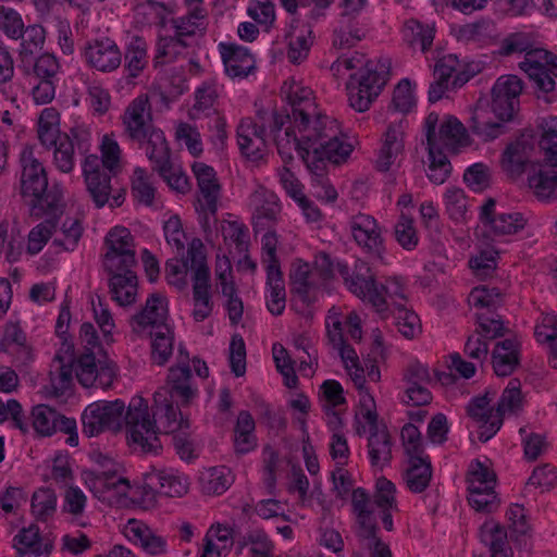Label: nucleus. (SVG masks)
Instances as JSON below:
<instances>
[{"label": "nucleus", "mask_w": 557, "mask_h": 557, "mask_svg": "<svg viewBox=\"0 0 557 557\" xmlns=\"http://www.w3.org/2000/svg\"><path fill=\"white\" fill-rule=\"evenodd\" d=\"M290 109L268 114L258 112L256 119L245 117L237 126L238 139H278L281 132L293 139H349L358 137L350 131H343L339 123L330 116L317 114L311 120L315 107L309 88L296 87L287 95Z\"/></svg>", "instance_id": "nucleus-1"}, {"label": "nucleus", "mask_w": 557, "mask_h": 557, "mask_svg": "<svg viewBox=\"0 0 557 557\" xmlns=\"http://www.w3.org/2000/svg\"><path fill=\"white\" fill-rule=\"evenodd\" d=\"M153 400V419L150 418L148 405L141 397L133 398L125 413L128 438L145 453H156L161 447L156 418L165 433L175 434L189 429L188 420L174 407V401L166 398V391H157Z\"/></svg>", "instance_id": "nucleus-2"}, {"label": "nucleus", "mask_w": 557, "mask_h": 557, "mask_svg": "<svg viewBox=\"0 0 557 557\" xmlns=\"http://www.w3.org/2000/svg\"><path fill=\"white\" fill-rule=\"evenodd\" d=\"M522 81L516 75H503L496 79L492 88L491 111L476 108L469 119L471 134L478 137L496 139L500 136L512 138L515 114L519 110V97L522 92Z\"/></svg>", "instance_id": "nucleus-3"}, {"label": "nucleus", "mask_w": 557, "mask_h": 557, "mask_svg": "<svg viewBox=\"0 0 557 557\" xmlns=\"http://www.w3.org/2000/svg\"><path fill=\"white\" fill-rule=\"evenodd\" d=\"M295 150L311 173V182L317 198L333 202L337 191L325 177L326 163L341 164L354 150L348 141H294Z\"/></svg>", "instance_id": "nucleus-4"}, {"label": "nucleus", "mask_w": 557, "mask_h": 557, "mask_svg": "<svg viewBox=\"0 0 557 557\" xmlns=\"http://www.w3.org/2000/svg\"><path fill=\"white\" fill-rule=\"evenodd\" d=\"M21 195L30 198V214L61 212L62 194L57 187L48 188V177L42 164L34 157V147L26 146L21 153Z\"/></svg>", "instance_id": "nucleus-5"}, {"label": "nucleus", "mask_w": 557, "mask_h": 557, "mask_svg": "<svg viewBox=\"0 0 557 557\" xmlns=\"http://www.w3.org/2000/svg\"><path fill=\"white\" fill-rule=\"evenodd\" d=\"M544 161L557 168V141H507L499 166L510 180H519Z\"/></svg>", "instance_id": "nucleus-6"}, {"label": "nucleus", "mask_w": 557, "mask_h": 557, "mask_svg": "<svg viewBox=\"0 0 557 557\" xmlns=\"http://www.w3.org/2000/svg\"><path fill=\"white\" fill-rule=\"evenodd\" d=\"M391 60L366 61L363 70L357 76L350 75L347 84L348 101L358 112L367 111L373 100L380 95L389 79Z\"/></svg>", "instance_id": "nucleus-7"}, {"label": "nucleus", "mask_w": 557, "mask_h": 557, "mask_svg": "<svg viewBox=\"0 0 557 557\" xmlns=\"http://www.w3.org/2000/svg\"><path fill=\"white\" fill-rule=\"evenodd\" d=\"M83 177L86 190L97 208L107 203L111 208L121 207L125 200V189L114 188L111 181L114 175L101 168L97 154H88L83 162Z\"/></svg>", "instance_id": "nucleus-8"}, {"label": "nucleus", "mask_w": 557, "mask_h": 557, "mask_svg": "<svg viewBox=\"0 0 557 557\" xmlns=\"http://www.w3.org/2000/svg\"><path fill=\"white\" fill-rule=\"evenodd\" d=\"M203 244L199 238H194L189 244V259L191 262L193 275V315L196 321L207 319L213 309V302L210 295V272L206 263Z\"/></svg>", "instance_id": "nucleus-9"}, {"label": "nucleus", "mask_w": 557, "mask_h": 557, "mask_svg": "<svg viewBox=\"0 0 557 557\" xmlns=\"http://www.w3.org/2000/svg\"><path fill=\"white\" fill-rule=\"evenodd\" d=\"M336 270L344 278L347 288L362 300H368L379 313L386 311V301L379 290L375 275L367 262L357 260L354 271L347 264L338 262Z\"/></svg>", "instance_id": "nucleus-10"}, {"label": "nucleus", "mask_w": 557, "mask_h": 557, "mask_svg": "<svg viewBox=\"0 0 557 557\" xmlns=\"http://www.w3.org/2000/svg\"><path fill=\"white\" fill-rule=\"evenodd\" d=\"M124 411L125 404L120 399L90 404L82 414L84 434L91 437L107 430H120L123 420L125 421Z\"/></svg>", "instance_id": "nucleus-11"}, {"label": "nucleus", "mask_w": 557, "mask_h": 557, "mask_svg": "<svg viewBox=\"0 0 557 557\" xmlns=\"http://www.w3.org/2000/svg\"><path fill=\"white\" fill-rule=\"evenodd\" d=\"M519 67L533 81L535 87L547 94L555 88L554 76L557 77V55L535 48L534 45L527 51L524 60Z\"/></svg>", "instance_id": "nucleus-12"}, {"label": "nucleus", "mask_w": 557, "mask_h": 557, "mask_svg": "<svg viewBox=\"0 0 557 557\" xmlns=\"http://www.w3.org/2000/svg\"><path fill=\"white\" fill-rule=\"evenodd\" d=\"M123 124L132 139H164V133L151 121L147 96L135 98L126 108Z\"/></svg>", "instance_id": "nucleus-13"}, {"label": "nucleus", "mask_w": 557, "mask_h": 557, "mask_svg": "<svg viewBox=\"0 0 557 557\" xmlns=\"http://www.w3.org/2000/svg\"><path fill=\"white\" fill-rule=\"evenodd\" d=\"M75 373L78 382L84 387L108 388L115 377V364L108 360L97 359L95 354H83L76 361Z\"/></svg>", "instance_id": "nucleus-14"}, {"label": "nucleus", "mask_w": 557, "mask_h": 557, "mask_svg": "<svg viewBox=\"0 0 557 557\" xmlns=\"http://www.w3.org/2000/svg\"><path fill=\"white\" fill-rule=\"evenodd\" d=\"M471 141H426L429 180L437 185L444 184L451 173L448 154H456L461 147Z\"/></svg>", "instance_id": "nucleus-15"}, {"label": "nucleus", "mask_w": 557, "mask_h": 557, "mask_svg": "<svg viewBox=\"0 0 557 557\" xmlns=\"http://www.w3.org/2000/svg\"><path fill=\"white\" fill-rule=\"evenodd\" d=\"M122 55L116 42L109 37L89 40L84 48L86 63L102 73H110L119 69Z\"/></svg>", "instance_id": "nucleus-16"}, {"label": "nucleus", "mask_w": 557, "mask_h": 557, "mask_svg": "<svg viewBox=\"0 0 557 557\" xmlns=\"http://www.w3.org/2000/svg\"><path fill=\"white\" fill-rule=\"evenodd\" d=\"M488 393L471 399L467 406V413L479 424L478 437L482 443L491 440L503 424L497 409L491 406Z\"/></svg>", "instance_id": "nucleus-17"}, {"label": "nucleus", "mask_w": 557, "mask_h": 557, "mask_svg": "<svg viewBox=\"0 0 557 557\" xmlns=\"http://www.w3.org/2000/svg\"><path fill=\"white\" fill-rule=\"evenodd\" d=\"M425 139H468L469 123L467 126L455 115L430 112L422 124Z\"/></svg>", "instance_id": "nucleus-18"}, {"label": "nucleus", "mask_w": 557, "mask_h": 557, "mask_svg": "<svg viewBox=\"0 0 557 557\" xmlns=\"http://www.w3.org/2000/svg\"><path fill=\"white\" fill-rule=\"evenodd\" d=\"M216 98L215 87L212 84L202 83L195 91V103L189 110V115L193 119L209 117L211 113H215L214 104ZM208 126L215 129V139H225L227 137L224 117L214 114L208 122Z\"/></svg>", "instance_id": "nucleus-19"}, {"label": "nucleus", "mask_w": 557, "mask_h": 557, "mask_svg": "<svg viewBox=\"0 0 557 557\" xmlns=\"http://www.w3.org/2000/svg\"><path fill=\"white\" fill-rule=\"evenodd\" d=\"M355 242L369 253L381 258L384 250L381 228L376 220L368 214L354 215L349 222Z\"/></svg>", "instance_id": "nucleus-20"}, {"label": "nucleus", "mask_w": 557, "mask_h": 557, "mask_svg": "<svg viewBox=\"0 0 557 557\" xmlns=\"http://www.w3.org/2000/svg\"><path fill=\"white\" fill-rule=\"evenodd\" d=\"M190 382L191 371L186 355L183 358V366L170 368L166 385L158 391H166V398L187 406L197 395V388L193 387Z\"/></svg>", "instance_id": "nucleus-21"}, {"label": "nucleus", "mask_w": 557, "mask_h": 557, "mask_svg": "<svg viewBox=\"0 0 557 557\" xmlns=\"http://www.w3.org/2000/svg\"><path fill=\"white\" fill-rule=\"evenodd\" d=\"M193 172L197 178L200 194L198 201L202 211L215 215L221 194V186L218 182L215 171L205 163L197 162L193 165Z\"/></svg>", "instance_id": "nucleus-22"}, {"label": "nucleus", "mask_w": 557, "mask_h": 557, "mask_svg": "<svg viewBox=\"0 0 557 557\" xmlns=\"http://www.w3.org/2000/svg\"><path fill=\"white\" fill-rule=\"evenodd\" d=\"M219 51L225 72L235 78L247 77L256 67V61L250 50L233 42H220Z\"/></svg>", "instance_id": "nucleus-23"}, {"label": "nucleus", "mask_w": 557, "mask_h": 557, "mask_svg": "<svg viewBox=\"0 0 557 557\" xmlns=\"http://www.w3.org/2000/svg\"><path fill=\"white\" fill-rule=\"evenodd\" d=\"M528 184L540 201L557 200V170L544 161L530 171Z\"/></svg>", "instance_id": "nucleus-24"}, {"label": "nucleus", "mask_w": 557, "mask_h": 557, "mask_svg": "<svg viewBox=\"0 0 557 557\" xmlns=\"http://www.w3.org/2000/svg\"><path fill=\"white\" fill-rule=\"evenodd\" d=\"M168 301L160 294H152L147 300L145 308L133 317L134 332H141L146 327L158 329L159 325H168Z\"/></svg>", "instance_id": "nucleus-25"}, {"label": "nucleus", "mask_w": 557, "mask_h": 557, "mask_svg": "<svg viewBox=\"0 0 557 557\" xmlns=\"http://www.w3.org/2000/svg\"><path fill=\"white\" fill-rule=\"evenodd\" d=\"M206 14L203 9L197 7L187 15L172 18L174 34L170 36V42H178L180 47H188L187 39L197 35H203L206 30Z\"/></svg>", "instance_id": "nucleus-26"}, {"label": "nucleus", "mask_w": 557, "mask_h": 557, "mask_svg": "<svg viewBox=\"0 0 557 557\" xmlns=\"http://www.w3.org/2000/svg\"><path fill=\"white\" fill-rule=\"evenodd\" d=\"M13 546L18 557H47L52 548L51 543L41 540L36 524L22 529L14 536Z\"/></svg>", "instance_id": "nucleus-27"}, {"label": "nucleus", "mask_w": 557, "mask_h": 557, "mask_svg": "<svg viewBox=\"0 0 557 557\" xmlns=\"http://www.w3.org/2000/svg\"><path fill=\"white\" fill-rule=\"evenodd\" d=\"M253 207L255 228H265L268 223L274 222L280 213V205L274 194L259 187L250 197Z\"/></svg>", "instance_id": "nucleus-28"}, {"label": "nucleus", "mask_w": 557, "mask_h": 557, "mask_svg": "<svg viewBox=\"0 0 557 557\" xmlns=\"http://www.w3.org/2000/svg\"><path fill=\"white\" fill-rule=\"evenodd\" d=\"M127 536L148 555L159 556L166 553V539L135 520L128 522Z\"/></svg>", "instance_id": "nucleus-29"}, {"label": "nucleus", "mask_w": 557, "mask_h": 557, "mask_svg": "<svg viewBox=\"0 0 557 557\" xmlns=\"http://www.w3.org/2000/svg\"><path fill=\"white\" fill-rule=\"evenodd\" d=\"M492 359L496 375H510L519 366V343L513 338L498 342L492 352Z\"/></svg>", "instance_id": "nucleus-30"}, {"label": "nucleus", "mask_w": 557, "mask_h": 557, "mask_svg": "<svg viewBox=\"0 0 557 557\" xmlns=\"http://www.w3.org/2000/svg\"><path fill=\"white\" fill-rule=\"evenodd\" d=\"M289 278L292 290L307 304L314 301L317 290L324 284L308 264L297 267L290 272Z\"/></svg>", "instance_id": "nucleus-31"}, {"label": "nucleus", "mask_w": 557, "mask_h": 557, "mask_svg": "<svg viewBox=\"0 0 557 557\" xmlns=\"http://www.w3.org/2000/svg\"><path fill=\"white\" fill-rule=\"evenodd\" d=\"M481 542L491 550V557H512L506 529L494 520L485 521L480 529Z\"/></svg>", "instance_id": "nucleus-32"}, {"label": "nucleus", "mask_w": 557, "mask_h": 557, "mask_svg": "<svg viewBox=\"0 0 557 557\" xmlns=\"http://www.w3.org/2000/svg\"><path fill=\"white\" fill-rule=\"evenodd\" d=\"M148 64L147 42L141 37H133L124 52V71L126 79L137 78Z\"/></svg>", "instance_id": "nucleus-33"}, {"label": "nucleus", "mask_w": 557, "mask_h": 557, "mask_svg": "<svg viewBox=\"0 0 557 557\" xmlns=\"http://www.w3.org/2000/svg\"><path fill=\"white\" fill-rule=\"evenodd\" d=\"M158 485V492L169 497H181L188 491V480L177 471L162 470L149 474V486Z\"/></svg>", "instance_id": "nucleus-34"}, {"label": "nucleus", "mask_w": 557, "mask_h": 557, "mask_svg": "<svg viewBox=\"0 0 557 557\" xmlns=\"http://www.w3.org/2000/svg\"><path fill=\"white\" fill-rule=\"evenodd\" d=\"M288 36L287 58L293 64H300L308 58L313 44L311 26L308 24L295 27L292 26Z\"/></svg>", "instance_id": "nucleus-35"}, {"label": "nucleus", "mask_w": 557, "mask_h": 557, "mask_svg": "<svg viewBox=\"0 0 557 557\" xmlns=\"http://www.w3.org/2000/svg\"><path fill=\"white\" fill-rule=\"evenodd\" d=\"M371 465L383 468L392 460V442L385 426L374 428L368 440Z\"/></svg>", "instance_id": "nucleus-36"}, {"label": "nucleus", "mask_w": 557, "mask_h": 557, "mask_svg": "<svg viewBox=\"0 0 557 557\" xmlns=\"http://www.w3.org/2000/svg\"><path fill=\"white\" fill-rule=\"evenodd\" d=\"M151 336V360L158 366H164L173 355L174 331L169 325H159L152 329Z\"/></svg>", "instance_id": "nucleus-37"}, {"label": "nucleus", "mask_w": 557, "mask_h": 557, "mask_svg": "<svg viewBox=\"0 0 557 557\" xmlns=\"http://www.w3.org/2000/svg\"><path fill=\"white\" fill-rule=\"evenodd\" d=\"M431 478L432 466L428 456L409 458V466L405 473V481L411 492H423L429 486Z\"/></svg>", "instance_id": "nucleus-38"}, {"label": "nucleus", "mask_w": 557, "mask_h": 557, "mask_svg": "<svg viewBox=\"0 0 557 557\" xmlns=\"http://www.w3.org/2000/svg\"><path fill=\"white\" fill-rule=\"evenodd\" d=\"M112 298L121 306H127L135 301L137 290V276L134 272L117 273L112 275L109 282Z\"/></svg>", "instance_id": "nucleus-39"}, {"label": "nucleus", "mask_w": 557, "mask_h": 557, "mask_svg": "<svg viewBox=\"0 0 557 557\" xmlns=\"http://www.w3.org/2000/svg\"><path fill=\"white\" fill-rule=\"evenodd\" d=\"M267 286L269 298L267 308L273 315H281L286 306V292L281 270H270L267 272Z\"/></svg>", "instance_id": "nucleus-40"}, {"label": "nucleus", "mask_w": 557, "mask_h": 557, "mask_svg": "<svg viewBox=\"0 0 557 557\" xmlns=\"http://www.w3.org/2000/svg\"><path fill=\"white\" fill-rule=\"evenodd\" d=\"M202 491L208 495H221L232 485L234 479L230 468L212 467L200 476Z\"/></svg>", "instance_id": "nucleus-41"}, {"label": "nucleus", "mask_w": 557, "mask_h": 557, "mask_svg": "<svg viewBox=\"0 0 557 557\" xmlns=\"http://www.w3.org/2000/svg\"><path fill=\"white\" fill-rule=\"evenodd\" d=\"M50 386L54 396H62L69 391L73 383V360L67 363L57 355L50 369Z\"/></svg>", "instance_id": "nucleus-42"}, {"label": "nucleus", "mask_w": 557, "mask_h": 557, "mask_svg": "<svg viewBox=\"0 0 557 557\" xmlns=\"http://www.w3.org/2000/svg\"><path fill=\"white\" fill-rule=\"evenodd\" d=\"M61 212L53 213L46 212L44 215H49L44 222L36 225L28 235L27 250L30 255L38 253L52 234L57 233V218Z\"/></svg>", "instance_id": "nucleus-43"}, {"label": "nucleus", "mask_w": 557, "mask_h": 557, "mask_svg": "<svg viewBox=\"0 0 557 557\" xmlns=\"http://www.w3.org/2000/svg\"><path fill=\"white\" fill-rule=\"evenodd\" d=\"M22 34L17 36V39H21L20 44V55L23 61L32 58L33 54L39 51L46 39V32L41 25L33 24L24 27L21 32Z\"/></svg>", "instance_id": "nucleus-44"}, {"label": "nucleus", "mask_w": 557, "mask_h": 557, "mask_svg": "<svg viewBox=\"0 0 557 557\" xmlns=\"http://www.w3.org/2000/svg\"><path fill=\"white\" fill-rule=\"evenodd\" d=\"M537 134H541V139H557V116L537 117L534 127L518 129L512 134V139H534Z\"/></svg>", "instance_id": "nucleus-45"}, {"label": "nucleus", "mask_w": 557, "mask_h": 557, "mask_svg": "<svg viewBox=\"0 0 557 557\" xmlns=\"http://www.w3.org/2000/svg\"><path fill=\"white\" fill-rule=\"evenodd\" d=\"M146 154L159 175H164L174 164L168 141H147Z\"/></svg>", "instance_id": "nucleus-46"}, {"label": "nucleus", "mask_w": 557, "mask_h": 557, "mask_svg": "<svg viewBox=\"0 0 557 557\" xmlns=\"http://www.w3.org/2000/svg\"><path fill=\"white\" fill-rule=\"evenodd\" d=\"M57 509V495L51 488H39L32 497V512L36 519L47 521Z\"/></svg>", "instance_id": "nucleus-47"}, {"label": "nucleus", "mask_w": 557, "mask_h": 557, "mask_svg": "<svg viewBox=\"0 0 557 557\" xmlns=\"http://www.w3.org/2000/svg\"><path fill=\"white\" fill-rule=\"evenodd\" d=\"M444 203L448 216L455 222L466 220L468 200L465 191L458 187H449L444 194Z\"/></svg>", "instance_id": "nucleus-48"}, {"label": "nucleus", "mask_w": 557, "mask_h": 557, "mask_svg": "<svg viewBox=\"0 0 557 557\" xmlns=\"http://www.w3.org/2000/svg\"><path fill=\"white\" fill-rule=\"evenodd\" d=\"M470 301L474 307L487 309V313H493L504 302L502 292L496 287L478 286L470 293Z\"/></svg>", "instance_id": "nucleus-49"}, {"label": "nucleus", "mask_w": 557, "mask_h": 557, "mask_svg": "<svg viewBox=\"0 0 557 557\" xmlns=\"http://www.w3.org/2000/svg\"><path fill=\"white\" fill-rule=\"evenodd\" d=\"M522 407L521 384L518 379H511L504 389L496 409L503 418L506 412L516 413Z\"/></svg>", "instance_id": "nucleus-50"}, {"label": "nucleus", "mask_w": 557, "mask_h": 557, "mask_svg": "<svg viewBox=\"0 0 557 557\" xmlns=\"http://www.w3.org/2000/svg\"><path fill=\"white\" fill-rule=\"evenodd\" d=\"M83 234V227L78 219L66 218L60 228V236L53 238L52 245L61 247L64 250H73L81 236Z\"/></svg>", "instance_id": "nucleus-51"}, {"label": "nucleus", "mask_w": 557, "mask_h": 557, "mask_svg": "<svg viewBox=\"0 0 557 557\" xmlns=\"http://www.w3.org/2000/svg\"><path fill=\"white\" fill-rule=\"evenodd\" d=\"M48 149H53V160L58 170L70 173L75 166L74 141H49Z\"/></svg>", "instance_id": "nucleus-52"}, {"label": "nucleus", "mask_w": 557, "mask_h": 557, "mask_svg": "<svg viewBox=\"0 0 557 557\" xmlns=\"http://www.w3.org/2000/svg\"><path fill=\"white\" fill-rule=\"evenodd\" d=\"M395 319L398 331L408 339L417 337L422 332L420 318L405 305L395 309Z\"/></svg>", "instance_id": "nucleus-53"}, {"label": "nucleus", "mask_w": 557, "mask_h": 557, "mask_svg": "<svg viewBox=\"0 0 557 557\" xmlns=\"http://www.w3.org/2000/svg\"><path fill=\"white\" fill-rule=\"evenodd\" d=\"M132 193L134 198L139 203H143L147 207L152 206L156 195V188L149 181L146 171L140 168H137L134 171Z\"/></svg>", "instance_id": "nucleus-54"}, {"label": "nucleus", "mask_w": 557, "mask_h": 557, "mask_svg": "<svg viewBox=\"0 0 557 557\" xmlns=\"http://www.w3.org/2000/svg\"><path fill=\"white\" fill-rule=\"evenodd\" d=\"M494 23L488 18H480L459 27L457 37L463 41H481L492 36Z\"/></svg>", "instance_id": "nucleus-55"}, {"label": "nucleus", "mask_w": 557, "mask_h": 557, "mask_svg": "<svg viewBox=\"0 0 557 557\" xmlns=\"http://www.w3.org/2000/svg\"><path fill=\"white\" fill-rule=\"evenodd\" d=\"M525 225V219L519 212L500 213L491 220L490 227L495 235L515 234Z\"/></svg>", "instance_id": "nucleus-56"}, {"label": "nucleus", "mask_w": 557, "mask_h": 557, "mask_svg": "<svg viewBox=\"0 0 557 557\" xmlns=\"http://www.w3.org/2000/svg\"><path fill=\"white\" fill-rule=\"evenodd\" d=\"M33 426L41 435H51L55 433V419L58 411L47 405L34 407L32 411Z\"/></svg>", "instance_id": "nucleus-57"}, {"label": "nucleus", "mask_w": 557, "mask_h": 557, "mask_svg": "<svg viewBox=\"0 0 557 557\" xmlns=\"http://www.w3.org/2000/svg\"><path fill=\"white\" fill-rule=\"evenodd\" d=\"M60 114L54 108H46L38 120V139H60Z\"/></svg>", "instance_id": "nucleus-58"}, {"label": "nucleus", "mask_w": 557, "mask_h": 557, "mask_svg": "<svg viewBox=\"0 0 557 557\" xmlns=\"http://www.w3.org/2000/svg\"><path fill=\"white\" fill-rule=\"evenodd\" d=\"M86 482L89 484V488L92 491L97 488V485H102L107 488L116 491V494L125 496L129 488V483L125 478H115L114 473L99 472L97 474L87 473Z\"/></svg>", "instance_id": "nucleus-59"}, {"label": "nucleus", "mask_w": 557, "mask_h": 557, "mask_svg": "<svg viewBox=\"0 0 557 557\" xmlns=\"http://www.w3.org/2000/svg\"><path fill=\"white\" fill-rule=\"evenodd\" d=\"M106 244L108 251L135 253L134 238L126 227H113L106 237Z\"/></svg>", "instance_id": "nucleus-60"}, {"label": "nucleus", "mask_w": 557, "mask_h": 557, "mask_svg": "<svg viewBox=\"0 0 557 557\" xmlns=\"http://www.w3.org/2000/svg\"><path fill=\"white\" fill-rule=\"evenodd\" d=\"M478 335L483 339H494L505 335L506 329L499 315L493 313H478Z\"/></svg>", "instance_id": "nucleus-61"}, {"label": "nucleus", "mask_w": 557, "mask_h": 557, "mask_svg": "<svg viewBox=\"0 0 557 557\" xmlns=\"http://www.w3.org/2000/svg\"><path fill=\"white\" fill-rule=\"evenodd\" d=\"M416 104L411 82L403 78L394 89L392 106L401 113L409 112Z\"/></svg>", "instance_id": "nucleus-62"}, {"label": "nucleus", "mask_w": 557, "mask_h": 557, "mask_svg": "<svg viewBox=\"0 0 557 557\" xmlns=\"http://www.w3.org/2000/svg\"><path fill=\"white\" fill-rule=\"evenodd\" d=\"M135 264V253L107 251L104 255V269L112 275H117V273L133 272L132 268Z\"/></svg>", "instance_id": "nucleus-63"}, {"label": "nucleus", "mask_w": 557, "mask_h": 557, "mask_svg": "<svg viewBox=\"0 0 557 557\" xmlns=\"http://www.w3.org/2000/svg\"><path fill=\"white\" fill-rule=\"evenodd\" d=\"M463 181L475 191L484 190L490 186V168L484 163H474L465 171Z\"/></svg>", "instance_id": "nucleus-64"}]
</instances>
